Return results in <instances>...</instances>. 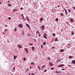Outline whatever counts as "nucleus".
Returning <instances> with one entry per match:
<instances>
[{
  "label": "nucleus",
  "mask_w": 75,
  "mask_h": 75,
  "mask_svg": "<svg viewBox=\"0 0 75 75\" xmlns=\"http://www.w3.org/2000/svg\"><path fill=\"white\" fill-rule=\"evenodd\" d=\"M36 34H38V36L39 37H41V33H40V32L38 31H36Z\"/></svg>",
  "instance_id": "nucleus-1"
},
{
  "label": "nucleus",
  "mask_w": 75,
  "mask_h": 75,
  "mask_svg": "<svg viewBox=\"0 0 75 75\" xmlns=\"http://www.w3.org/2000/svg\"><path fill=\"white\" fill-rule=\"evenodd\" d=\"M64 64H61L59 65V66H58V67H59V68H61V67H64Z\"/></svg>",
  "instance_id": "nucleus-2"
},
{
  "label": "nucleus",
  "mask_w": 75,
  "mask_h": 75,
  "mask_svg": "<svg viewBox=\"0 0 75 75\" xmlns=\"http://www.w3.org/2000/svg\"><path fill=\"white\" fill-rule=\"evenodd\" d=\"M64 10H65V14L66 15H68V12H67V11L66 10V9H65V8H63Z\"/></svg>",
  "instance_id": "nucleus-3"
},
{
  "label": "nucleus",
  "mask_w": 75,
  "mask_h": 75,
  "mask_svg": "<svg viewBox=\"0 0 75 75\" xmlns=\"http://www.w3.org/2000/svg\"><path fill=\"white\" fill-rule=\"evenodd\" d=\"M71 48V45L70 44H69L68 45H67V48Z\"/></svg>",
  "instance_id": "nucleus-4"
},
{
  "label": "nucleus",
  "mask_w": 75,
  "mask_h": 75,
  "mask_svg": "<svg viewBox=\"0 0 75 75\" xmlns=\"http://www.w3.org/2000/svg\"><path fill=\"white\" fill-rule=\"evenodd\" d=\"M18 26H19L20 28H22L23 27V26H22V25H21V24H18Z\"/></svg>",
  "instance_id": "nucleus-5"
},
{
  "label": "nucleus",
  "mask_w": 75,
  "mask_h": 75,
  "mask_svg": "<svg viewBox=\"0 0 75 75\" xmlns=\"http://www.w3.org/2000/svg\"><path fill=\"white\" fill-rule=\"evenodd\" d=\"M25 51H26L27 53H28V51L27 48H25Z\"/></svg>",
  "instance_id": "nucleus-6"
},
{
  "label": "nucleus",
  "mask_w": 75,
  "mask_h": 75,
  "mask_svg": "<svg viewBox=\"0 0 75 75\" xmlns=\"http://www.w3.org/2000/svg\"><path fill=\"white\" fill-rule=\"evenodd\" d=\"M26 26H27L29 28H30V25H28V24L27 23L26 24Z\"/></svg>",
  "instance_id": "nucleus-7"
},
{
  "label": "nucleus",
  "mask_w": 75,
  "mask_h": 75,
  "mask_svg": "<svg viewBox=\"0 0 75 75\" xmlns=\"http://www.w3.org/2000/svg\"><path fill=\"white\" fill-rule=\"evenodd\" d=\"M72 63H73V64H75V60H73L72 61Z\"/></svg>",
  "instance_id": "nucleus-8"
},
{
  "label": "nucleus",
  "mask_w": 75,
  "mask_h": 75,
  "mask_svg": "<svg viewBox=\"0 0 75 75\" xmlns=\"http://www.w3.org/2000/svg\"><path fill=\"white\" fill-rule=\"evenodd\" d=\"M49 64L50 66H53V64H52L51 62H50Z\"/></svg>",
  "instance_id": "nucleus-9"
},
{
  "label": "nucleus",
  "mask_w": 75,
  "mask_h": 75,
  "mask_svg": "<svg viewBox=\"0 0 75 75\" xmlns=\"http://www.w3.org/2000/svg\"><path fill=\"white\" fill-rule=\"evenodd\" d=\"M42 30H44V25H42Z\"/></svg>",
  "instance_id": "nucleus-10"
},
{
  "label": "nucleus",
  "mask_w": 75,
  "mask_h": 75,
  "mask_svg": "<svg viewBox=\"0 0 75 75\" xmlns=\"http://www.w3.org/2000/svg\"><path fill=\"white\" fill-rule=\"evenodd\" d=\"M71 22H74V19L72 18H71L70 20Z\"/></svg>",
  "instance_id": "nucleus-11"
},
{
  "label": "nucleus",
  "mask_w": 75,
  "mask_h": 75,
  "mask_svg": "<svg viewBox=\"0 0 75 75\" xmlns=\"http://www.w3.org/2000/svg\"><path fill=\"white\" fill-rule=\"evenodd\" d=\"M68 12L69 13H70L71 12V10L69 9H68Z\"/></svg>",
  "instance_id": "nucleus-12"
},
{
  "label": "nucleus",
  "mask_w": 75,
  "mask_h": 75,
  "mask_svg": "<svg viewBox=\"0 0 75 75\" xmlns=\"http://www.w3.org/2000/svg\"><path fill=\"white\" fill-rule=\"evenodd\" d=\"M64 51V49H62L60 50V52H63Z\"/></svg>",
  "instance_id": "nucleus-13"
},
{
  "label": "nucleus",
  "mask_w": 75,
  "mask_h": 75,
  "mask_svg": "<svg viewBox=\"0 0 75 75\" xmlns=\"http://www.w3.org/2000/svg\"><path fill=\"white\" fill-rule=\"evenodd\" d=\"M26 19L28 21H30V19H29V18H28V17L27 16V17H26Z\"/></svg>",
  "instance_id": "nucleus-14"
},
{
  "label": "nucleus",
  "mask_w": 75,
  "mask_h": 75,
  "mask_svg": "<svg viewBox=\"0 0 75 75\" xmlns=\"http://www.w3.org/2000/svg\"><path fill=\"white\" fill-rule=\"evenodd\" d=\"M43 37L44 38H45V39H47V38L46 37V36L43 35Z\"/></svg>",
  "instance_id": "nucleus-15"
},
{
  "label": "nucleus",
  "mask_w": 75,
  "mask_h": 75,
  "mask_svg": "<svg viewBox=\"0 0 75 75\" xmlns=\"http://www.w3.org/2000/svg\"><path fill=\"white\" fill-rule=\"evenodd\" d=\"M18 46L19 48H21V46H20V45H18Z\"/></svg>",
  "instance_id": "nucleus-16"
},
{
  "label": "nucleus",
  "mask_w": 75,
  "mask_h": 75,
  "mask_svg": "<svg viewBox=\"0 0 75 75\" xmlns=\"http://www.w3.org/2000/svg\"><path fill=\"white\" fill-rule=\"evenodd\" d=\"M22 33L23 35H24V31L23 30V31L22 32Z\"/></svg>",
  "instance_id": "nucleus-17"
},
{
  "label": "nucleus",
  "mask_w": 75,
  "mask_h": 75,
  "mask_svg": "<svg viewBox=\"0 0 75 75\" xmlns=\"http://www.w3.org/2000/svg\"><path fill=\"white\" fill-rule=\"evenodd\" d=\"M58 38H55V41H58Z\"/></svg>",
  "instance_id": "nucleus-18"
},
{
  "label": "nucleus",
  "mask_w": 75,
  "mask_h": 75,
  "mask_svg": "<svg viewBox=\"0 0 75 75\" xmlns=\"http://www.w3.org/2000/svg\"><path fill=\"white\" fill-rule=\"evenodd\" d=\"M17 56H15L13 58L14 59H16V58H17Z\"/></svg>",
  "instance_id": "nucleus-19"
},
{
  "label": "nucleus",
  "mask_w": 75,
  "mask_h": 75,
  "mask_svg": "<svg viewBox=\"0 0 75 75\" xmlns=\"http://www.w3.org/2000/svg\"><path fill=\"white\" fill-rule=\"evenodd\" d=\"M32 49L33 51H34V50H35L34 47L33 46L32 48Z\"/></svg>",
  "instance_id": "nucleus-20"
},
{
  "label": "nucleus",
  "mask_w": 75,
  "mask_h": 75,
  "mask_svg": "<svg viewBox=\"0 0 75 75\" xmlns=\"http://www.w3.org/2000/svg\"><path fill=\"white\" fill-rule=\"evenodd\" d=\"M14 31H15V32H16V31H17V28H15L14 30Z\"/></svg>",
  "instance_id": "nucleus-21"
},
{
  "label": "nucleus",
  "mask_w": 75,
  "mask_h": 75,
  "mask_svg": "<svg viewBox=\"0 0 75 75\" xmlns=\"http://www.w3.org/2000/svg\"><path fill=\"white\" fill-rule=\"evenodd\" d=\"M17 11V10L16 9H15L14 10H13V12H14V11Z\"/></svg>",
  "instance_id": "nucleus-22"
},
{
  "label": "nucleus",
  "mask_w": 75,
  "mask_h": 75,
  "mask_svg": "<svg viewBox=\"0 0 75 75\" xmlns=\"http://www.w3.org/2000/svg\"><path fill=\"white\" fill-rule=\"evenodd\" d=\"M29 45L30 46H31L32 45H33V44L32 43H29Z\"/></svg>",
  "instance_id": "nucleus-23"
},
{
  "label": "nucleus",
  "mask_w": 75,
  "mask_h": 75,
  "mask_svg": "<svg viewBox=\"0 0 75 75\" xmlns=\"http://www.w3.org/2000/svg\"><path fill=\"white\" fill-rule=\"evenodd\" d=\"M43 19V18H41L40 19V21H42Z\"/></svg>",
  "instance_id": "nucleus-24"
},
{
  "label": "nucleus",
  "mask_w": 75,
  "mask_h": 75,
  "mask_svg": "<svg viewBox=\"0 0 75 75\" xmlns=\"http://www.w3.org/2000/svg\"><path fill=\"white\" fill-rule=\"evenodd\" d=\"M8 6H9L10 7H11V4H8Z\"/></svg>",
  "instance_id": "nucleus-25"
},
{
  "label": "nucleus",
  "mask_w": 75,
  "mask_h": 75,
  "mask_svg": "<svg viewBox=\"0 0 75 75\" xmlns=\"http://www.w3.org/2000/svg\"><path fill=\"white\" fill-rule=\"evenodd\" d=\"M28 35L29 36V37H31V35H30V33H28Z\"/></svg>",
  "instance_id": "nucleus-26"
},
{
  "label": "nucleus",
  "mask_w": 75,
  "mask_h": 75,
  "mask_svg": "<svg viewBox=\"0 0 75 75\" xmlns=\"http://www.w3.org/2000/svg\"><path fill=\"white\" fill-rule=\"evenodd\" d=\"M69 58H73V57H72L71 56H69Z\"/></svg>",
  "instance_id": "nucleus-27"
},
{
  "label": "nucleus",
  "mask_w": 75,
  "mask_h": 75,
  "mask_svg": "<svg viewBox=\"0 0 75 75\" xmlns=\"http://www.w3.org/2000/svg\"><path fill=\"white\" fill-rule=\"evenodd\" d=\"M31 64H33V65H35V63H34V62H31Z\"/></svg>",
  "instance_id": "nucleus-28"
},
{
  "label": "nucleus",
  "mask_w": 75,
  "mask_h": 75,
  "mask_svg": "<svg viewBox=\"0 0 75 75\" xmlns=\"http://www.w3.org/2000/svg\"><path fill=\"white\" fill-rule=\"evenodd\" d=\"M47 59H49V60L51 59V58H50V57H48L47 58Z\"/></svg>",
  "instance_id": "nucleus-29"
},
{
  "label": "nucleus",
  "mask_w": 75,
  "mask_h": 75,
  "mask_svg": "<svg viewBox=\"0 0 75 75\" xmlns=\"http://www.w3.org/2000/svg\"><path fill=\"white\" fill-rule=\"evenodd\" d=\"M67 66L68 67H72V66L71 65H67Z\"/></svg>",
  "instance_id": "nucleus-30"
},
{
  "label": "nucleus",
  "mask_w": 75,
  "mask_h": 75,
  "mask_svg": "<svg viewBox=\"0 0 75 75\" xmlns=\"http://www.w3.org/2000/svg\"><path fill=\"white\" fill-rule=\"evenodd\" d=\"M38 69H39V70H41V68H40V67H39V66H38Z\"/></svg>",
  "instance_id": "nucleus-31"
},
{
  "label": "nucleus",
  "mask_w": 75,
  "mask_h": 75,
  "mask_svg": "<svg viewBox=\"0 0 75 75\" xmlns=\"http://www.w3.org/2000/svg\"><path fill=\"white\" fill-rule=\"evenodd\" d=\"M60 15L61 16H64V14H63V13H61L60 14Z\"/></svg>",
  "instance_id": "nucleus-32"
},
{
  "label": "nucleus",
  "mask_w": 75,
  "mask_h": 75,
  "mask_svg": "<svg viewBox=\"0 0 75 75\" xmlns=\"http://www.w3.org/2000/svg\"><path fill=\"white\" fill-rule=\"evenodd\" d=\"M54 67L50 69L51 70H54Z\"/></svg>",
  "instance_id": "nucleus-33"
},
{
  "label": "nucleus",
  "mask_w": 75,
  "mask_h": 75,
  "mask_svg": "<svg viewBox=\"0 0 75 75\" xmlns=\"http://www.w3.org/2000/svg\"><path fill=\"white\" fill-rule=\"evenodd\" d=\"M56 21H58V18H57L56 19Z\"/></svg>",
  "instance_id": "nucleus-34"
},
{
  "label": "nucleus",
  "mask_w": 75,
  "mask_h": 75,
  "mask_svg": "<svg viewBox=\"0 0 75 75\" xmlns=\"http://www.w3.org/2000/svg\"><path fill=\"white\" fill-rule=\"evenodd\" d=\"M71 34L72 35H74V33L73 32H71Z\"/></svg>",
  "instance_id": "nucleus-35"
},
{
  "label": "nucleus",
  "mask_w": 75,
  "mask_h": 75,
  "mask_svg": "<svg viewBox=\"0 0 75 75\" xmlns=\"http://www.w3.org/2000/svg\"><path fill=\"white\" fill-rule=\"evenodd\" d=\"M61 61V59H59V60H57V62H60Z\"/></svg>",
  "instance_id": "nucleus-36"
},
{
  "label": "nucleus",
  "mask_w": 75,
  "mask_h": 75,
  "mask_svg": "<svg viewBox=\"0 0 75 75\" xmlns=\"http://www.w3.org/2000/svg\"><path fill=\"white\" fill-rule=\"evenodd\" d=\"M43 44V45H46V43L45 42H44Z\"/></svg>",
  "instance_id": "nucleus-37"
},
{
  "label": "nucleus",
  "mask_w": 75,
  "mask_h": 75,
  "mask_svg": "<svg viewBox=\"0 0 75 75\" xmlns=\"http://www.w3.org/2000/svg\"><path fill=\"white\" fill-rule=\"evenodd\" d=\"M45 67V65H43L42 66V68H44V67Z\"/></svg>",
  "instance_id": "nucleus-38"
},
{
  "label": "nucleus",
  "mask_w": 75,
  "mask_h": 75,
  "mask_svg": "<svg viewBox=\"0 0 75 75\" xmlns=\"http://www.w3.org/2000/svg\"><path fill=\"white\" fill-rule=\"evenodd\" d=\"M23 60L24 61H25V60H26L25 58H23Z\"/></svg>",
  "instance_id": "nucleus-39"
},
{
  "label": "nucleus",
  "mask_w": 75,
  "mask_h": 75,
  "mask_svg": "<svg viewBox=\"0 0 75 75\" xmlns=\"http://www.w3.org/2000/svg\"><path fill=\"white\" fill-rule=\"evenodd\" d=\"M55 73H59V72L57 71H55Z\"/></svg>",
  "instance_id": "nucleus-40"
},
{
  "label": "nucleus",
  "mask_w": 75,
  "mask_h": 75,
  "mask_svg": "<svg viewBox=\"0 0 75 75\" xmlns=\"http://www.w3.org/2000/svg\"><path fill=\"white\" fill-rule=\"evenodd\" d=\"M44 35H45V36H47V34H46V33H44Z\"/></svg>",
  "instance_id": "nucleus-41"
},
{
  "label": "nucleus",
  "mask_w": 75,
  "mask_h": 75,
  "mask_svg": "<svg viewBox=\"0 0 75 75\" xmlns=\"http://www.w3.org/2000/svg\"><path fill=\"white\" fill-rule=\"evenodd\" d=\"M7 29H5L4 30V31L5 32H6V31H7Z\"/></svg>",
  "instance_id": "nucleus-42"
},
{
  "label": "nucleus",
  "mask_w": 75,
  "mask_h": 75,
  "mask_svg": "<svg viewBox=\"0 0 75 75\" xmlns=\"http://www.w3.org/2000/svg\"><path fill=\"white\" fill-rule=\"evenodd\" d=\"M53 35L54 36H55V33H53Z\"/></svg>",
  "instance_id": "nucleus-43"
},
{
  "label": "nucleus",
  "mask_w": 75,
  "mask_h": 75,
  "mask_svg": "<svg viewBox=\"0 0 75 75\" xmlns=\"http://www.w3.org/2000/svg\"><path fill=\"white\" fill-rule=\"evenodd\" d=\"M8 19L9 20H11V17H9V18H8Z\"/></svg>",
  "instance_id": "nucleus-44"
},
{
  "label": "nucleus",
  "mask_w": 75,
  "mask_h": 75,
  "mask_svg": "<svg viewBox=\"0 0 75 75\" xmlns=\"http://www.w3.org/2000/svg\"><path fill=\"white\" fill-rule=\"evenodd\" d=\"M73 9H74V10H75V7L74 6L73 7Z\"/></svg>",
  "instance_id": "nucleus-45"
},
{
  "label": "nucleus",
  "mask_w": 75,
  "mask_h": 75,
  "mask_svg": "<svg viewBox=\"0 0 75 75\" xmlns=\"http://www.w3.org/2000/svg\"><path fill=\"white\" fill-rule=\"evenodd\" d=\"M33 40L35 41H37V40H36L35 39H34Z\"/></svg>",
  "instance_id": "nucleus-46"
},
{
  "label": "nucleus",
  "mask_w": 75,
  "mask_h": 75,
  "mask_svg": "<svg viewBox=\"0 0 75 75\" xmlns=\"http://www.w3.org/2000/svg\"><path fill=\"white\" fill-rule=\"evenodd\" d=\"M44 72H47V70L46 69H45L44 70Z\"/></svg>",
  "instance_id": "nucleus-47"
},
{
  "label": "nucleus",
  "mask_w": 75,
  "mask_h": 75,
  "mask_svg": "<svg viewBox=\"0 0 75 75\" xmlns=\"http://www.w3.org/2000/svg\"><path fill=\"white\" fill-rule=\"evenodd\" d=\"M13 70H15V67L13 68Z\"/></svg>",
  "instance_id": "nucleus-48"
},
{
  "label": "nucleus",
  "mask_w": 75,
  "mask_h": 75,
  "mask_svg": "<svg viewBox=\"0 0 75 75\" xmlns=\"http://www.w3.org/2000/svg\"><path fill=\"white\" fill-rule=\"evenodd\" d=\"M62 70H65V69H62Z\"/></svg>",
  "instance_id": "nucleus-49"
},
{
  "label": "nucleus",
  "mask_w": 75,
  "mask_h": 75,
  "mask_svg": "<svg viewBox=\"0 0 75 75\" xmlns=\"http://www.w3.org/2000/svg\"><path fill=\"white\" fill-rule=\"evenodd\" d=\"M21 16H22V17H23V16H24V15H23V14H21Z\"/></svg>",
  "instance_id": "nucleus-50"
},
{
  "label": "nucleus",
  "mask_w": 75,
  "mask_h": 75,
  "mask_svg": "<svg viewBox=\"0 0 75 75\" xmlns=\"http://www.w3.org/2000/svg\"><path fill=\"white\" fill-rule=\"evenodd\" d=\"M43 47V46H41V48H42Z\"/></svg>",
  "instance_id": "nucleus-51"
},
{
  "label": "nucleus",
  "mask_w": 75,
  "mask_h": 75,
  "mask_svg": "<svg viewBox=\"0 0 75 75\" xmlns=\"http://www.w3.org/2000/svg\"><path fill=\"white\" fill-rule=\"evenodd\" d=\"M58 72H59V73H61V72L62 71H58Z\"/></svg>",
  "instance_id": "nucleus-52"
},
{
  "label": "nucleus",
  "mask_w": 75,
  "mask_h": 75,
  "mask_svg": "<svg viewBox=\"0 0 75 75\" xmlns=\"http://www.w3.org/2000/svg\"><path fill=\"white\" fill-rule=\"evenodd\" d=\"M2 34H4V32H3Z\"/></svg>",
  "instance_id": "nucleus-53"
},
{
  "label": "nucleus",
  "mask_w": 75,
  "mask_h": 75,
  "mask_svg": "<svg viewBox=\"0 0 75 75\" xmlns=\"http://www.w3.org/2000/svg\"><path fill=\"white\" fill-rule=\"evenodd\" d=\"M21 10H23V8H21Z\"/></svg>",
  "instance_id": "nucleus-54"
},
{
  "label": "nucleus",
  "mask_w": 75,
  "mask_h": 75,
  "mask_svg": "<svg viewBox=\"0 0 75 75\" xmlns=\"http://www.w3.org/2000/svg\"><path fill=\"white\" fill-rule=\"evenodd\" d=\"M52 48V49H54V47H53Z\"/></svg>",
  "instance_id": "nucleus-55"
},
{
  "label": "nucleus",
  "mask_w": 75,
  "mask_h": 75,
  "mask_svg": "<svg viewBox=\"0 0 75 75\" xmlns=\"http://www.w3.org/2000/svg\"><path fill=\"white\" fill-rule=\"evenodd\" d=\"M42 21H40V22L41 23V22H42Z\"/></svg>",
  "instance_id": "nucleus-56"
},
{
  "label": "nucleus",
  "mask_w": 75,
  "mask_h": 75,
  "mask_svg": "<svg viewBox=\"0 0 75 75\" xmlns=\"http://www.w3.org/2000/svg\"><path fill=\"white\" fill-rule=\"evenodd\" d=\"M27 71H28V69H27Z\"/></svg>",
  "instance_id": "nucleus-57"
},
{
  "label": "nucleus",
  "mask_w": 75,
  "mask_h": 75,
  "mask_svg": "<svg viewBox=\"0 0 75 75\" xmlns=\"http://www.w3.org/2000/svg\"><path fill=\"white\" fill-rule=\"evenodd\" d=\"M22 17H23V18H24V16H22Z\"/></svg>",
  "instance_id": "nucleus-58"
},
{
  "label": "nucleus",
  "mask_w": 75,
  "mask_h": 75,
  "mask_svg": "<svg viewBox=\"0 0 75 75\" xmlns=\"http://www.w3.org/2000/svg\"><path fill=\"white\" fill-rule=\"evenodd\" d=\"M8 2L9 3H10V1H8Z\"/></svg>",
  "instance_id": "nucleus-59"
},
{
  "label": "nucleus",
  "mask_w": 75,
  "mask_h": 75,
  "mask_svg": "<svg viewBox=\"0 0 75 75\" xmlns=\"http://www.w3.org/2000/svg\"><path fill=\"white\" fill-rule=\"evenodd\" d=\"M58 7H59V6H58Z\"/></svg>",
  "instance_id": "nucleus-60"
},
{
  "label": "nucleus",
  "mask_w": 75,
  "mask_h": 75,
  "mask_svg": "<svg viewBox=\"0 0 75 75\" xmlns=\"http://www.w3.org/2000/svg\"><path fill=\"white\" fill-rule=\"evenodd\" d=\"M5 26H6V27H7V25H5Z\"/></svg>",
  "instance_id": "nucleus-61"
},
{
  "label": "nucleus",
  "mask_w": 75,
  "mask_h": 75,
  "mask_svg": "<svg viewBox=\"0 0 75 75\" xmlns=\"http://www.w3.org/2000/svg\"><path fill=\"white\" fill-rule=\"evenodd\" d=\"M30 68H31V67H30Z\"/></svg>",
  "instance_id": "nucleus-62"
},
{
  "label": "nucleus",
  "mask_w": 75,
  "mask_h": 75,
  "mask_svg": "<svg viewBox=\"0 0 75 75\" xmlns=\"http://www.w3.org/2000/svg\"><path fill=\"white\" fill-rule=\"evenodd\" d=\"M29 75H30V74L29 73Z\"/></svg>",
  "instance_id": "nucleus-63"
},
{
  "label": "nucleus",
  "mask_w": 75,
  "mask_h": 75,
  "mask_svg": "<svg viewBox=\"0 0 75 75\" xmlns=\"http://www.w3.org/2000/svg\"><path fill=\"white\" fill-rule=\"evenodd\" d=\"M11 75H13L12 74H11Z\"/></svg>",
  "instance_id": "nucleus-64"
}]
</instances>
